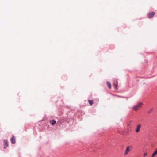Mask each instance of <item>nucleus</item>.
<instances>
[{"instance_id":"nucleus-1","label":"nucleus","mask_w":157,"mask_h":157,"mask_svg":"<svg viewBox=\"0 0 157 157\" xmlns=\"http://www.w3.org/2000/svg\"><path fill=\"white\" fill-rule=\"evenodd\" d=\"M143 105V103L142 102H139L137 105L133 107V109L135 111H136L142 107Z\"/></svg>"},{"instance_id":"nucleus-2","label":"nucleus","mask_w":157,"mask_h":157,"mask_svg":"<svg viewBox=\"0 0 157 157\" xmlns=\"http://www.w3.org/2000/svg\"><path fill=\"white\" fill-rule=\"evenodd\" d=\"M132 149V147L131 146H127L126 147V149L125 151L124 155H126L130 151H131Z\"/></svg>"},{"instance_id":"nucleus-3","label":"nucleus","mask_w":157,"mask_h":157,"mask_svg":"<svg viewBox=\"0 0 157 157\" xmlns=\"http://www.w3.org/2000/svg\"><path fill=\"white\" fill-rule=\"evenodd\" d=\"M155 14V13L154 12H152L149 13L147 14V16L149 18H151L153 17Z\"/></svg>"},{"instance_id":"nucleus-4","label":"nucleus","mask_w":157,"mask_h":157,"mask_svg":"<svg viewBox=\"0 0 157 157\" xmlns=\"http://www.w3.org/2000/svg\"><path fill=\"white\" fill-rule=\"evenodd\" d=\"M141 125L140 124H138L137 126L135 131L136 133L139 132L140 130V128L141 127Z\"/></svg>"},{"instance_id":"nucleus-5","label":"nucleus","mask_w":157,"mask_h":157,"mask_svg":"<svg viewBox=\"0 0 157 157\" xmlns=\"http://www.w3.org/2000/svg\"><path fill=\"white\" fill-rule=\"evenodd\" d=\"M4 147L5 149L7 147H8V141L6 140H4Z\"/></svg>"},{"instance_id":"nucleus-6","label":"nucleus","mask_w":157,"mask_h":157,"mask_svg":"<svg viewBox=\"0 0 157 157\" xmlns=\"http://www.w3.org/2000/svg\"><path fill=\"white\" fill-rule=\"evenodd\" d=\"M10 140L12 143L14 144L15 143V137L13 135L12 136L10 139Z\"/></svg>"},{"instance_id":"nucleus-7","label":"nucleus","mask_w":157,"mask_h":157,"mask_svg":"<svg viewBox=\"0 0 157 157\" xmlns=\"http://www.w3.org/2000/svg\"><path fill=\"white\" fill-rule=\"evenodd\" d=\"M106 84L109 88L111 89V85L110 83L109 82H107Z\"/></svg>"},{"instance_id":"nucleus-8","label":"nucleus","mask_w":157,"mask_h":157,"mask_svg":"<svg viewBox=\"0 0 157 157\" xmlns=\"http://www.w3.org/2000/svg\"><path fill=\"white\" fill-rule=\"evenodd\" d=\"M88 102H89V104L90 105H92L94 103V100H88Z\"/></svg>"},{"instance_id":"nucleus-9","label":"nucleus","mask_w":157,"mask_h":157,"mask_svg":"<svg viewBox=\"0 0 157 157\" xmlns=\"http://www.w3.org/2000/svg\"><path fill=\"white\" fill-rule=\"evenodd\" d=\"M157 154V150L155 152H154L152 155V157H154Z\"/></svg>"},{"instance_id":"nucleus-10","label":"nucleus","mask_w":157,"mask_h":157,"mask_svg":"<svg viewBox=\"0 0 157 157\" xmlns=\"http://www.w3.org/2000/svg\"><path fill=\"white\" fill-rule=\"evenodd\" d=\"M153 108H151L148 111V113H149V114L151 113L153 111Z\"/></svg>"},{"instance_id":"nucleus-11","label":"nucleus","mask_w":157,"mask_h":157,"mask_svg":"<svg viewBox=\"0 0 157 157\" xmlns=\"http://www.w3.org/2000/svg\"><path fill=\"white\" fill-rule=\"evenodd\" d=\"M52 121V122L51 123V124L52 125H54L56 123V121H55L54 120H53Z\"/></svg>"},{"instance_id":"nucleus-12","label":"nucleus","mask_w":157,"mask_h":157,"mask_svg":"<svg viewBox=\"0 0 157 157\" xmlns=\"http://www.w3.org/2000/svg\"><path fill=\"white\" fill-rule=\"evenodd\" d=\"M114 85L115 86V88L116 89L117 87V85H115V84H114Z\"/></svg>"},{"instance_id":"nucleus-13","label":"nucleus","mask_w":157,"mask_h":157,"mask_svg":"<svg viewBox=\"0 0 157 157\" xmlns=\"http://www.w3.org/2000/svg\"><path fill=\"white\" fill-rule=\"evenodd\" d=\"M147 155V153H145L144 155V157H145Z\"/></svg>"}]
</instances>
